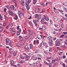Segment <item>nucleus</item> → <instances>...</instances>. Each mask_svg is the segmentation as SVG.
<instances>
[{
  "instance_id": "obj_1",
  "label": "nucleus",
  "mask_w": 67,
  "mask_h": 67,
  "mask_svg": "<svg viewBox=\"0 0 67 67\" xmlns=\"http://www.w3.org/2000/svg\"><path fill=\"white\" fill-rule=\"evenodd\" d=\"M5 41L6 44L7 45H9V46H10L11 47H12L13 46V42L11 41L10 39L7 38L5 39Z\"/></svg>"
},
{
  "instance_id": "obj_2",
  "label": "nucleus",
  "mask_w": 67,
  "mask_h": 67,
  "mask_svg": "<svg viewBox=\"0 0 67 67\" xmlns=\"http://www.w3.org/2000/svg\"><path fill=\"white\" fill-rule=\"evenodd\" d=\"M20 57L22 59H24L25 58L26 60H29V59L30 58V57L29 55L24 56L23 55H21Z\"/></svg>"
},
{
  "instance_id": "obj_3",
  "label": "nucleus",
  "mask_w": 67,
  "mask_h": 67,
  "mask_svg": "<svg viewBox=\"0 0 67 67\" xmlns=\"http://www.w3.org/2000/svg\"><path fill=\"white\" fill-rule=\"evenodd\" d=\"M44 16L43 18H44V19L46 20L47 21L49 20V18H48V17H47L45 16V15H44Z\"/></svg>"
},
{
  "instance_id": "obj_4",
  "label": "nucleus",
  "mask_w": 67,
  "mask_h": 67,
  "mask_svg": "<svg viewBox=\"0 0 67 67\" xmlns=\"http://www.w3.org/2000/svg\"><path fill=\"white\" fill-rule=\"evenodd\" d=\"M35 11L36 13H38L40 11V9L38 8H35Z\"/></svg>"
},
{
  "instance_id": "obj_5",
  "label": "nucleus",
  "mask_w": 67,
  "mask_h": 67,
  "mask_svg": "<svg viewBox=\"0 0 67 67\" xmlns=\"http://www.w3.org/2000/svg\"><path fill=\"white\" fill-rule=\"evenodd\" d=\"M25 5L26 7V9H27L28 10L30 9V8H29V6L26 3H25Z\"/></svg>"
},
{
  "instance_id": "obj_6",
  "label": "nucleus",
  "mask_w": 67,
  "mask_h": 67,
  "mask_svg": "<svg viewBox=\"0 0 67 67\" xmlns=\"http://www.w3.org/2000/svg\"><path fill=\"white\" fill-rule=\"evenodd\" d=\"M21 1H22L23 2H20V3H21V4H22L23 6H24V0H21Z\"/></svg>"
},
{
  "instance_id": "obj_7",
  "label": "nucleus",
  "mask_w": 67,
  "mask_h": 67,
  "mask_svg": "<svg viewBox=\"0 0 67 67\" xmlns=\"http://www.w3.org/2000/svg\"><path fill=\"white\" fill-rule=\"evenodd\" d=\"M55 42L57 43V44H56V46H59L60 45V43L59 42L57 41Z\"/></svg>"
},
{
  "instance_id": "obj_8",
  "label": "nucleus",
  "mask_w": 67,
  "mask_h": 67,
  "mask_svg": "<svg viewBox=\"0 0 67 67\" xmlns=\"http://www.w3.org/2000/svg\"><path fill=\"white\" fill-rule=\"evenodd\" d=\"M3 30V27L2 26H0V32H2Z\"/></svg>"
},
{
  "instance_id": "obj_9",
  "label": "nucleus",
  "mask_w": 67,
  "mask_h": 67,
  "mask_svg": "<svg viewBox=\"0 0 67 67\" xmlns=\"http://www.w3.org/2000/svg\"><path fill=\"white\" fill-rule=\"evenodd\" d=\"M24 49L25 50H27V49H29V47L28 46H26L25 47H24Z\"/></svg>"
},
{
  "instance_id": "obj_10",
  "label": "nucleus",
  "mask_w": 67,
  "mask_h": 67,
  "mask_svg": "<svg viewBox=\"0 0 67 67\" xmlns=\"http://www.w3.org/2000/svg\"><path fill=\"white\" fill-rule=\"evenodd\" d=\"M29 46L30 49H32L33 48V45L31 44H29Z\"/></svg>"
},
{
  "instance_id": "obj_11",
  "label": "nucleus",
  "mask_w": 67,
  "mask_h": 67,
  "mask_svg": "<svg viewBox=\"0 0 67 67\" xmlns=\"http://www.w3.org/2000/svg\"><path fill=\"white\" fill-rule=\"evenodd\" d=\"M8 13L9 14L11 15H13V12L10 10L9 11Z\"/></svg>"
},
{
  "instance_id": "obj_12",
  "label": "nucleus",
  "mask_w": 67,
  "mask_h": 67,
  "mask_svg": "<svg viewBox=\"0 0 67 67\" xmlns=\"http://www.w3.org/2000/svg\"><path fill=\"white\" fill-rule=\"evenodd\" d=\"M10 9L12 10H14V6H11L10 7Z\"/></svg>"
},
{
  "instance_id": "obj_13",
  "label": "nucleus",
  "mask_w": 67,
  "mask_h": 67,
  "mask_svg": "<svg viewBox=\"0 0 67 67\" xmlns=\"http://www.w3.org/2000/svg\"><path fill=\"white\" fill-rule=\"evenodd\" d=\"M42 27L43 30H45L46 29V26L44 25H43Z\"/></svg>"
},
{
  "instance_id": "obj_14",
  "label": "nucleus",
  "mask_w": 67,
  "mask_h": 67,
  "mask_svg": "<svg viewBox=\"0 0 67 67\" xmlns=\"http://www.w3.org/2000/svg\"><path fill=\"white\" fill-rule=\"evenodd\" d=\"M0 19L1 20H3V17L1 15V14H0Z\"/></svg>"
},
{
  "instance_id": "obj_15",
  "label": "nucleus",
  "mask_w": 67,
  "mask_h": 67,
  "mask_svg": "<svg viewBox=\"0 0 67 67\" xmlns=\"http://www.w3.org/2000/svg\"><path fill=\"white\" fill-rule=\"evenodd\" d=\"M63 40L62 39H58L56 41V42H60V41H62Z\"/></svg>"
},
{
  "instance_id": "obj_16",
  "label": "nucleus",
  "mask_w": 67,
  "mask_h": 67,
  "mask_svg": "<svg viewBox=\"0 0 67 67\" xmlns=\"http://www.w3.org/2000/svg\"><path fill=\"white\" fill-rule=\"evenodd\" d=\"M39 64H40V62L39 61H38L36 62V65H38Z\"/></svg>"
},
{
  "instance_id": "obj_17",
  "label": "nucleus",
  "mask_w": 67,
  "mask_h": 67,
  "mask_svg": "<svg viewBox=\"0 0 67 67\" xmlns=\"http://www.w3.org/2000/svg\"><path fill=\"white\" fill-rule=\"evenodd\" d=\"M63 9L64 10V11H65V12H66L67 13V8H65V7H64L63 8Z\"/></svg>"
},
{
  "instance_id": "obj_18",
  "label": "nucleus",
  "mask_w": 67,
  "mask_h": 67,
  "mask_svg": "<svg viewBox=\"0 0 67 67\" xmlns=\"http://www.w3.org/2000/svg\"><path fill=\"white\" fill-rule=\"evenodd\" d=\"M18 19V16L17 15H16L15 16V18H14V19H15V20H16Z\"/></svg>"
},
{
  "instance_id": "obj_19",
  "label": "nucleus",
  "mask_w": 67,
  "mask_h": 67,
  "mask_svg": "<svg viewBox=\"0 0 67 67\" xmlns=\"http://www.w3.org/2000/svg\"><path fill=\"white\" fill-rule=\"evenodd\" d=\"M33 2V4H35V3H36V2H37V1H36V0H34Z\"/></svg>"
},
{
  "instance_id": "obj_20",
  "label": "nucleus",
  "mask_w": 67,
  "mask_h": 67,
  "mask_svg": "<svg viewBox=\"0 0 67 67\" xmlns=\"http://www.w3.org/2000/svg\"><path fill=\"white\" fill-rule=\"evenodd\" d=\"M38 14H35V18H37Z\"/></svg>"
},
{
  "instance_id": "obj_21",
  "label": "nucleus",
  "mask_w": 67,
  "mask_h": 67,
  "mask_svg": "<svg viewBox=\"0 0 67 67\" xmlns=\"http://www.w3.org/2000/svg\"><path fill=\"white\" fill-rule=\"evenodd\" d=\"M13 55L14 56H15L16 55V52H14L13 53Z\"/></svg>"
},
{
  "instance_id": "obj_22",
  "label": "nucleus",
  "mask_w": 67,
  "mask_h": 67,
  "mask_svg": "<svg viewBox=\"0 0 67 67\" xmlns=\"http://www.w3.org/2000/svg\"><path fill=\"white\" fill-rule=\"evenodd\" d=\"M35 26H36V27H38V26H39V25H38V24H37V23H36V24H35Z\"/></svg>"
},
{
  "instance_id": "obj_23",
  "label": "nucleus",
  "mask_w": 67,
  "mask_h": 67,
  "mask_svg": "<svg viewBox=\"0 0 67 67\" xmlns=\"http://www.w3.org/2000/svg\"><path fill=\"white\" fill-rule=\"evenodd\" d=\"M37 18H38V19H40L41 18V15H40L38 16V17Z\"/></svg>"
},
{
  "instance_id": "obj_24",
  "label": "nucleus",
  "mask_w": 67,
  "mask_h": 67,
  "mask_svg": "<svg viewBox=\"0 0 67 67\" xmlns=\"http://www.w3.org/2000/svg\"><path fill=\"white\" fill-rule=\"evenodd\" d=\"M7 21H5L3 24V26H5L7 25Z\"/></svg>"
},
{
  "instance_id": "obj_25",
  "label": "nucleus",
  "mask_w": 67,
  "mask_h": 67,
  "mask_svg": "<svg viewBox=\"0 0 67 67\" xmlns=\"http://www.w3.org/2000/svg\"><path fill=\"white\" fill-rule=\"evenodd\" d=\"M42 44H43V45H46V43H44V41H42Z\"/></svg>"
},
{
  "instance_id": "obj_26",
  "label": "nucleus",
  "mask_w": 67,
  "mask_h": 67,
  "mask_svg": "<svg viewBox=\"0 0 67 67\" xmlns=\"http://www.w3.org/2000/svg\"><path fill=\"white\" fill-rule=\"evenodd\" d=\"M49 52H52V48L51 47H50L49 49Z\"/></svg>"
},
{
  "instance_id": "obj_27",
  "label": "nucleus",
  "mask_w": 67,
  "mask_h": 67,
  "mask_svg": "<svg viewBox=\"0 0 67 67\" xmlns=\"http://www.w3.org/2000/svg\"><path fill=\"white\" fill-rule=\"evenodd\" d=\"M48 65H49V67H52V63H49Z\"/></svg>"
},
{
  "instance_id": "obj_28",
  "label": "nucleus",
  "mask_w": 67,
  "mask_h": 67,
  "mask_svg": "<svg viewBox=\"0 0 67 67\" xmlns=\"http://www.w3.org/2000/svg\"><path fill=\"white\" fill-rule=\"evenodd\" d=\"M47 38H48V39H53V37H51V36H49Z\"/></svg>"
},
{
  "instance_id": "obj_29",
  "label": "nucleus",
  "mask_w": 67,
  "mask_h": 67,
  "mask_svg": "<svg viewBox=\"0 0 67 67\" xmlns=\"http://www.w3.org/2000/svg\"><path fill=\"white\" fill-rule=\"evenodd\" d=\"M48 41H49V42H52V39H48Z\"/></svg>"
},
{
  "instance_id": "obj_30",
  "label": "nucleus",
  "mask_w": 67,
  "mask_h": 67,
  "mask_svg": "<svg viewBox=\"0 0 67 67\" xmlns=\"http://www.w3.org/2000/svg\"><path fill=\"white\" fill-rule=\"evenodd\" d=\"M20 34V32L19 31H17V36H18V35H19Z\"/></svg>"
},
{
  "instance_id": "obj_31",
  "label": "nucleus",
  "mask_w": 67,
  "mask_h": 67,
  "mask_svg": "<svg viewBox=\"0 0 67 67\" xmlns=\"http://www.w3.org/2000/svg\"><path fill=\"white\" fill-rule=\"evenodd\" d=\"M63 19H64V20H65V21H67V18H65V17L63 16Z\"/></svg>"
},
{
  "instance_id": "obj_32",
  "label": "nucleus",
  "mask_w": 67,
  "mask_h": 67,
  "mask_svg": "<svg viewBox=\"0 0 67 67\" xmlns=\"http://www.w3.org/2000/svg\"><path fill=\"white\" fill-rule=\"evenodd\" d=\"M61 35L60 36V38H62V37H63L64 36V35Z\"/></svg>"
},
{
  "instance_id": "obj_33",
  "label": "nucleus",
  "mask_w": 67,
  "mask_h": 67,
  "mask_svg": "<svg viewBox=\"0 0 67 67\" xmlns=\"http://www.w3.org/2000/svg\"><path fill=\"white\" fill-rule=\"evenodd\" d=\"M56 62V60H52V64H54V62Z\"/></svg>"
},
{
  "instance_id": "obj_34",
  "label": "nucleus",
  "mask_w": 67,
  "mask_h": 67,
  "mask_svg": "<svg viewBox=\"0 0 67 67\" xmlns=\"http://www.w3.org/2000/svg\"><path fill=\"white\" fill-rule=\"evenodd\" d=\"M57 59H58V60H59L61 58V57L60 56H59L58 57H58H57Z\"/></svg>"
},
{
  "instance_id": "obj_35",
  "label": "nucleus",
  "mask_w": 67,
  "mask_h": 67,
  "mask_svg": "<svg viewBox=\"0 0 67 67\" xmlns=\"http://www.w3.org/2000/svg\"><path fill=\"white\" fill-rule=\"evenodd\" d=\"M61 27L62 29H64V24H61Z\"/></svg>"
},
{
  "instance_id": "obj_36",
  "label": "nucleus",
  "mask_w": 67,
  "mask_h": 67,
  "mask_svg": "<svg viewBox=\"0 0 67 67\" xmlns=\"http://www.w3.org/2000/svg\"><path fill=\"white\" fill-rule=\"evenodd\" d=\"M31 2V0H28L27 1V3H30Z\"/></svg>"
},
{
  "instance_id": "obj_37",
  "label": "nucleus",
  "mask_w": 67,
  "mask_h": 67,
  "mask_svg": "<svg viewBox=\"0 0 67 67\" xmlns=\"http://www.w3.org/2000/svg\"><path fill=\"white\" fill-rule=\"evenodd\" d=\"M33 59L34 60H36V59H37V57H34Z\"/></svg>"
},
{
  "instance_id": "obj_38",
  "label": "nucleus",
  "mask_w": 67,
  "mask_h": 67,
  "mask_svg": "<svg viewBox=\"0 0 67 67\" xmlns=\"http://www.w3.org/2000/svg\"><path fill=\"white\" fill-rule=\"evenodd\" d=\"M44 63L45 64H46L47 65H48V63H47V62H46V61H44Z\"/></svg>"
},
{
  "instance_id": "obj_39",
  "label": "nucleus",
  "mask_w": 67,
  "mask_h": 67,
  "mask_svg": "<svg viewBox=\"0 0 67 67\" xmlns=\"http://www.w3.org/2000/svg\"><path fill=\"white\" fill-rule=\"evenodd\" d=\"M33 22L34 23V24H35L36 23H37V22H36V21L35 20H33Z\"/></svg>"
},
{
  "instance_id": "obj_40",
  "label": "nucleus",
  "mask_w": 67,
  "mask_h": 67,
  "mask_svg": "<svg viewBox=\"0 0 67 67\" xmlns=\"http://www.w3.org/2000/svg\"><path fill=\"white\" fill-rule=\"evenodd\" d=\"M50 22L51 24H53V21L52 20V19H50Z\"/></svg>"
},
{
  "instance_id": "obj_41",
  "label": "nucleus",
  "mask_w": 67,
  "mask_h": 67,
  "mask_svg": "<svg viewBox=\"0 0 67 67\" xmlns=\"http://www.w3.org/2000/svg\"><path fill=\"white\" fill-rule=\"evenodd\" d=\"M63 5H64V6H67V3H63Z\"/></svg>"
},
{
  "instance_id": "obj_42",
  "label": "nucleus",
  "mask_w": 67,
  "mask_h": 67,
  "mask_svg": "<svg viewBox=\"0 0 67 67\" xmlns=\"http://www.w3.org/2000/svg\"><path fill=\"white\" fill-rule=\"evenodd\" d=\"M12 33L14 34H15V32L13 30L12 31Z\"/></svg>"
},
{
  "instance_id": "obj_43",
  "label": "nucleus",
  "mask_w": 67,
  "mask_h": 67,
  "mask_svg": "<svg viewBox=\"0 0 67 67\" xmlns=\"http://www.w3.org/2000/svg\"><path fill=\"white\" fill-rule=\"evenodd\" d=\"M20 41H24V39L22 38H21L20 39Z\"/></svg>"
},
{
  "instance_id": "obj_44",
  "label": "nucleus",
  "mask_w": 67,
  "mask_h": 67,
  "mask_svg": "<svg viewBox=\"0 0 67 67\" xmlns=\"http://www.w3.org/2000/svg\"><path fill=\"white\" fill-rule=\"evenodd\" d=\"M59 52L60 53H59V55H61L62 54V53H63V52Z\"/></svg>"
},
{
  "instance_id": "obj_45",
  "label": "nucleus",
  "mask_w": 67,
  "mask_h": 67,
  "mask_svg": "<svg viewBox=\"0 0 67 67\" xmlns=\"http://www.w3.org/2000/svg\"><path fill=\"white\" fill-rule=\"evenodd\" d=\"M13 30V28L10 27L9 29V31H12Z\"/></svg>"
},
{
  "instance_id": "obj_46",
  "label": "nucleus",
  "mask_w": 67,
  "mask_h": 67,
  "mask_svg": "<svg viewBox=\"0 0 67 67\" xmlns=\"http://www.w3.org/2000/svg\"><path fill=\"white\" fill-rule=\"evenodd\" d=\"M45 12V10L44 9H43L42 11L41 12V13H43V12Z\"/></svg>"
},
{
  "instance_id": "obj_47",
  "label": "nucleus",
  "mask_w": 67,
  "mask_h": 67,
  "mask_svg": "<svg viewBox=\"0 0 67 67\" xmlns=\"http://www.w3.org/2000/svg\"><path fill=\"white\" fill-rule=\"evenodd\" d=\"M16 46H18V47H20V44H17L16 45Z\"/></svg>"
},
{
  "instance_id": "obj_48",
  "label": "nucleus",
  "mask_w": 67,
  "mask_h": 67,
  "mask_svg": "<svg viewBox=\"0 0 67 67\" xmlns=\"http://www.w3.org/2000/svg\"><path fill=\"white\" fill-rule=\"evenodd\" d=\"M18 15H19V18H21L22 15H21V14H18Z\"/></svg>"
},
{
  "instance_id": "obj_49",
  "label": "nucleus",
  "mask_w": 67,
  "mask_h": 67,
  "mask_svg": "<svg viewBox=\"0 0 67 67\" xmlns=\"http://www.w3.org/2000/svg\"><path fill=\"white\" fill-rule=\"evenodd\" d=\"M57 63H55L54 64V66H57Z\"/></svg>"
},
{
  "instance_id": "obj_50",
  "label": "nucleus",
  "mask_w": 67,
  "mask_h": 67,
  "mask_svg": "<svg viewBox=\"0 0 67 67\" xmlns=\"http://www.w3.org/2000/svg\"><path fill=\"white\" fill-rule=\"evenodd\" d=\"M44 21V19H42V20H41V22L42 23H43Z\"/></svg>"
},
{
  "instance_id": "obj_51",
  "label": "nucleus",
  "mask_w": 67,
  "mask_h": 67,
  "mask_svg": "<svg viewBox=\"0 0 67 67\" xmlns=\"http://www.w3.org/2000/svg\"><path fill=\"white\" fill-rule=\"evenodd\" d=\"M30 25H32V26H33V23H32V22H30Z\"/></svg>"
},
{
  "instance_id": "obj_52",
  "label": "nucleus",
  "mask_w": 67,
  "mask_h": 67,
  "mask_svg": "<svg viewBox=\"0 0 67 67\" xmlns=\"http://www.w3.org/2000/svg\"><path fill=\"white\" fill-rule=\"evenodd\" d=\"M49 43V45H52V42H48Z\"/></svg>"
},
{
  "instance_id": "obj_53",
  "label": "nucleus",
  "mask_w": 67,
  "mask_h": 67,
  "mask_svg": "<svg viewBox=\"0 0 67 67\" xmlns=\"http://www.w3.org/2000/svg\"><path fill=\"white\" fill-rule=\"evenodd\" d=\"M38 50L37 49L36 50L35 53H38Z\"/></svg>"
},
{
  "instance_id": "obj_54",
  "label": "nucleus",
  "mask_w": 67,
  "mask_h": 67,
  "mask_svg": "<svg viewBox=\"0 0 67 67\" xmlns=\"http://www.w3.org/2000/svg\"><path fill=\"white\" fill-rule=\"evenodd\" d=\"M58 10L60 12H63V10H62L60 9H58Z\"/></svg>"
},
{
  "instance_id": "obj_55",
  "label": "nucleus",
  "mask_w": 67,
  "mask_h": 67,
  "mask_svg": "<svg viewBox=\"0 0 67 67\" xmlns=\"http://www.w3.org/2000/svg\"><path fill=\"white\" fill-rule=\"evenodd\" d=\"M23 32H24V34H27V33H26V32H25V31H24V30H23Z\"/></svg>"
},
{
  "instance_id": "obj_56",
  "label": "nucleus",
  "mask_w": 67,
  "mask_h": 67,
  "mask_svg": "<svg viewBox=\"0 0 67 67\" xmlns=\"http://www.w3.org/2000/svg\"><path fill=\"white\" fill-rule=\"evenodd\" d=\"M44 53L45 54H47V52L45 51H44Z\"/></svg>"
},
{
  "instance_id": "obj_57",
  "label": "nucleus",
  "mask_w": 67,
  "mask_h": 67,
  "mask_svg": "<svg viewBox=\"0 0 67 67\" xmlns=\"http://www.w3.org/2000/svg\"><path fill=\"white\" fill-rule=\"evenodd\" d=\"M37 59H38V60H41V58L39 57H38L37 58Z\"/></svg>"
},
{
  "instance_id": "obj_58",
  "label": "nucleus",
  "mask_w": 67,
  "mask_h": 67,
  "mask_svg": "<svg viewBox=\"0 0 67 67\" xmlns=\"http://www.w3.org/2000/svg\"><path fill=\"white\" fill-rule=\"evenodd\" d=\"M63 34H67V32H64L62 33Z\"/></svg>"
},
{
  "instance_id": "obj_59",
  "label": "nucleus",
  "mask_w": 67,
  "mask_h": 67,
  "mask_svg": "<svg viewBox=\"0 0 67 67\" xmlns=\"http://www.w3.org/2000/svg\"><path fill=\"white\" fill-rule=\"evenodd\" d=\"M44 24H46V25H47V23L46 22H44Z\"/></svg>"
},
{
  "instance_id": "obj_60",
  "label": "nucleus",
  "mask_w": 67,
  "mask_h": 67,
  "mask_svg": "<svg viewBox=\"0 0 67 67\" xmlns=\"http://www.w3.org/2000/svg\"><path fill=\"white\" fill-rule=\"evenodd\" d=\"M19 38H20L21 39V38H22V36H19Z\"/></svg>"
},
{
  "instance_id": "obj_61",
  "label": "nucleus",
  "mask_w": 67,
  "mask_h": 67,
  "mask_svg": "<svg viewBox=\"0 0 67 67\" xmlns=\"http://www.w3.org/2000/svg\"><path fill=\"white\" fill-rule=\"evenodd\" d=\"M61 47L62 48H65V46L63 45L61 46Z\"/></svg>"
},
{
  "instance_id": "obj_62",
  "label": "nucleus",
  "mask_w": 67,
  "mask_h": 67,
  "mask_svg": "<svg viewBox=\"0 0 67 67\" xmlns=\"http://www.w3.org/2000/svg\"><path fill=\"white\" fill-rule=\"evenodd\" d=\"M7 53L6 52H5V54L4 55V57H6L7 56Z\"/></svg>"
},
{
  "instance_id": "obj_63",
  "label": "nucleus",
  "mask_w": 67,
  "mask_h": 67,
  "mask_svg": "<svg viewBox=\"0 0 67 67\" xmlns=\"http://www.w3.org/2000/svg\"><path fill=\"white\" fill-rule=\"evenodd\" d=\"M53 34H56V32H55V31H54L53 32Z\"/></svg>"
},
{
  "instance_id": "obj_64",
  "label": "nucleus",
  "mask_w": 67,
  "mask_h": 67,
  "mask_svg": "<svg viewBox=\"0 0 67 67\" xmlns=\"http://www.w3.org/2000/svg\"><path fill=\"white\" fill-rule=\"evenodd\" d=\"M65 18H67V14H65Z\"/></svg>"
}]
</instances>
